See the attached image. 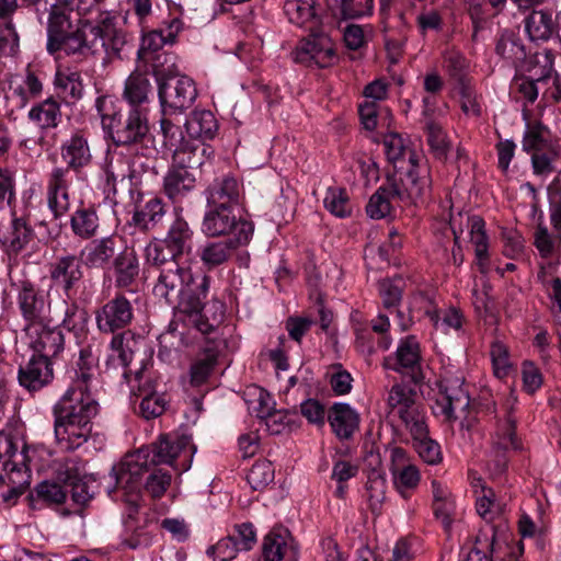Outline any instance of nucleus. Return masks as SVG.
Segmentation results:
<instances>
[{"mask_svg":"<svg viewBox=\"0 0 561 561\" xmlns=\"http://www.w3.org/2000/svg\"><path fill=\"white\" fill-rule=\"evenodd\" d=\"M323 203L324 207L336 217L344 218L352 213L348 194L345 188L329 187Z\"/></svg>","mask_w":561,"mask_h":561,"instance_id":"a18cd8bd","label":"nucleus"},{"mask_svg":"<svg viewBox=\"0 0 561 561\" xmlns=\"http://www.w3.org/2000/svg\"><path fill=\"white\" fill-rule=\"evenodd\" d=\"M28 118L42 129L56 128L61 121L60 104L50 96L34 105L28 112Z\"/></svg>","mask_w":561,"mask_h":561,"instance_id":"7c9ffc66","label":"nucleus"},{"mask_svg":"<svg viewBox=\"0 0 561 561\" xmlns=\"http://www.w3.org/2000/svg\"><path fill=\"white\" fill-rule=\"evenodd\" d=\"M410 169L404 178L397 180L388 178L391 184L392 197L400 202H415L425 196L431 190L428 169L419 165L416 153H410Z\"/></svg>","mask_w":561,"mask_h":561,"instance_id":"6e6552de","label":"nucleus"},{"mask_svg":"<svg viewBox=\"0 0 561 561\" xmlns=\"http://www.w3.org/2000/svg\"><path fill=\"white\" fill-rule=\"evenodd\" d=\"M520 448L519 440L516 436V421L512 413L508 412L505 420L497 424L492 444V460L489 463L490 470L494 474H502L508 463L506 453L511 449Z\"/></svg>","mask_w":561,"mask_h":561,"instance_id":"f8f14e48","label":"nucleus"},{"mask_svg":"<svg viewBox=\"0 0 561 561\" xmlns=\"http://www.w3.org/2000/svg\"><path fill=\"white\" fill-rule=\"evenodd\" d=\"M525 28L531 41H547L556 30L552 14L545 11H533L525 20Z\"/></svg>","mask_w":561,"mask_h":561,"instance_id":"ea45409f","label":"nucleus"},{"mask_svg":"<svg viewBox=\"0 0 561 561\" xmlns=\"http://www.w3.org/2000/svg\"><path fill=\"white\" fill-rule=\"evenodd\" d=\"M165 44H169L162 28L153 30L142 36L140 48L138 49V58L144 60L151 55L162 51Z\"/></svg>","mask_w":561,"mask_h":561,"instance_id":"13d9d810","label":"nucleus"},{"mask_svg":"<svg viewBox=\"0 0 561 561\" xmlns=\"http://www.w3.org/2000/svg\"><path fill=\"white\" fill-rule=\"evenodd\" d=\"M386 479L377 470H373L367 478L366 491L370 508L375 512L380 508L386 499Z\"/></svg>","mask_w":561,"mask_h":561,"instance_id":"864d4df0","label":"nucleus"},{"mask_svg":"<svg viewBox=\"0 0 561 561\" xmlns=\"http://www.w3.org/2000/svg\"><path fill=\"white\" fill-rule=\"evenodd\" d=\"M393 413L400 417L413 437L424 436V431L427 428V425L425 423L424 415L415 401L409 404V407L396 410Z\"/></svg>","mask_w":561,"mask_h":561,"instance_id":"c03bdc74","label":"nucleus"},{"mask_svg":"<svg viewBox=\"0 0 561 561\" xmlns=\"http://www.w3.org/2000/svg\"><path fill=\"white\" fill-rule=\"evenodd\" d=\"M165 215L164 205L159 198H151L136 209L131 222L142 231L153 229Z\"/></svg>","mask_w":561,"mask_h":561,"instance_id":"e433bc0d","label":"nucleus"},{"mask_svg":"<svg viewBox=\"0 0 561 561\" xmlns=\"http://www.w3.org/2000/svg\"><path fill=\"white\" fill-rule=\"evenodd\" d=\"M57 479L65 484L67 494H71L75 503L83 505L90 500L88 485L76 461L67 460L62 463L57 470Z\"/></svg>","mask_w":561,"mask_h":561,"instance_id":"b1692460","label":"nucleus"},{"mask_svg":"<svg viewBox=\"0 0 561 561\" xmlns=\"http://www.w3.org/2000/svg\"><path fill=\"white\" fill-rule=\"evenodd\" d=\"M152 84L145 73L134 71L125 81L123 98L130 108H145L152 95Z\"/></svg>","mask_w":561,"mask_h":561,"instance_id":"bb28decb","label":"nucleus"},{"mask_svg":"<svg viewBox=\"0 0 561 561\" xmlns=\"http://www.w3.org/2000/svg\"><path fill=\"white\" fill-rule=\"evenodd\" d=\"M115 16L110 11L99 10L96 23L92 25L89 22L87 28H89L91 38L94 41V53L96 51L98 45H106L105 37H108L114 28Z\"/></svg>","mask_w":561,"mask_h":561,"instance_id":"09e8293b","label":"nucleus"},{"mask_svg":"<svg viewBox=\"0 0 561 561\" xmlns=\"http://www.w3.org/2000/svg\"><path fill=\"white\" fill-rule=\"evenodd\" d=\"M68 170L55 168L47 182V204L55 218H59L69 210Z\"/></svg>","mask_w":561,"mask_h":561,"instance_id":"4be33fe9","label":"nucleus"},{"mask_svg":"<svg viewBox=\"0 0 561 561\" xmlns=\"http://www.w3.org/2000/svg\"><path fill=\"white\" fill-rule=\"evenodd\" d=\"M33 229L27 225L24 218H15L11 224V231L5 237V242L14 252L22 250L32 239Z\"/></svg>","mask_w":561,"mask_h":561,"instance_id":"603ef678","label":"nucleus"},{"mask_svg":"<svg viewBox=\"0 0 561 561\" xmlns=\"http://www.w3.org/2000/svg\"><path fill=\"white\" fill-rule=\"evenodd\" d=\"M205 300H206V298L203 300L201 309H198L196 311H185V310H182L176 305H171V306L173 308H178L183 313H187L191 317H194V320H193L194 327L203 334H209L210 332H213L215 330V328L221 321L222 313H224V305L220 304L219 301H214L213 307L216 309V311H219V313L217 314L215 312L211 318H208L206 316V312H204Z\"/></svg>","mask_w":561,"mask_h":561,"instance_id":"37998d69","label":"nucleus"},{"mask_svg":"<svg viewBox=\"0 0 561 561\" xmlns=\"http://www.w3.org/2000/svg\"><path fill=\"white\" fill-rule=\"evenodd\" d=\"M142 61L151 65L158 82L163 81L162 78L172 73L175 67L173 55L164 50L151 55Z\"/></svg>","mask_w":561,"mask_h":561,"instance_id":"e2e57ef3","label":"nucleus"},{"mask_svg":"<svg viewBox=\"0 0 561 561\" xmlns=\"http://www.w3.org/2000/svg\"><path fill=\"white\" fill-rule=\"evenodd\" d=\"M158 94L162 115L172 116L188 110L198 93L195 82L186 76H181L159 82Z\"/></svg>","mask_w":561,"mask_h":561,"instance_id":"423d86ee","label":"nucleus"},{"mask_svg":"<svg viewBox=\"0 0 561 561\" xmlns=\"http://www.w3.org/2000/svg\"><path fill=\"white\" fill-rule=\"evenodd\" d=\"M203 219V232L211 238L216 237H238L239 231L244 228L245 241H250L253 234L252 222L237 217L233 208L230 207H208Z\"/></svg>","mask_w":561,"mask_h":561,"instance_id":"1a4fd4ad","label":"nucleus"},{"mask_svg":"<svg viewBox=\"0 0 561 561\" xmlns=\"http://www.w3.org/2000/svg\"><path fill=\"white\" fill-rule=\"evenodd\" d=\"M219 348L215 343H208L196 360L192 364L190 375L193 386L203 385L210 376L217 364Z\"/></svg>","mask_w":561,"mask_h":561,"instance_id":"2f4dec72","label":"nucleus"},{"mask_svg":"<svg viewBox=\"0 0 561 561\" xmlns=\"http://www.w3.org/2000/svg\"><path fill=\"white\" fill-rule=\"evenodd\" d=\"M72 232L81 239H91L98 233L100 219L94 208L77 209L70 220Z\"/></svg>","mask_w":561,"mask_h":561,"instance_id":"58836bf2","label":"nucleus"},{"mask_svg":"<svg viewBox=\"0 0 561 561\" xmlns=\"http://www.w3.org/2000/svg\"><path fill=\"white\" fill-rule=\"evenodd\" d=\"M18 305L26 325L46 323L50 320L46 296L30 282H23L18 294Z\"/></svg>","mask_w":561,"mask_h":561,"instance_id":"2eb2a0df","label":"nucleus"},{"mask_svg":"<svg viewBox=\"0 0 561 561\" xmlns=\"http://www.w3.org/2000/svg\"><path fill=\"white\" fill-rule=\"evenodd\" d=\"M122 242L118 234L94 239L80 251V259L89 268H104L122 251Z\"/></svg>","mask_w":561,"mask_h":561,"instance_id":"f3484780","label":"nucleus"},{"mask_svg":"<svg viewBox=\"0 0 561 561\" xmlns=\"http://www.w3.org/2000/svg\"><path fill=\"white\" fill-rule=\"evenodd\" d=\"M391 473L399 492L405 497V491L414 489L420 482L417 468L408 462L407 453L402 448H394L391 451Z\"/></svg>","mask_w":561,"mask_h":561,"instance_id":"5701e85b","label":"nucleus"},{"mask_svg":"<svg viewBox=\"0 0 561 561\" xmlns=\"http://www.w3.org/2000/svg\"><path fill=\"white\" fill-rule=\"evenodd\" d=\"M547 144V128L541 123L528 126L523 138V149L527 152L540 151Z\"/></svg>","mask_w":561,"mask_h":561,"instance_id":"680f3d73","label":"nucleus"},{"mask_svg":"<svg viewBox=\"0 0 561 561\" xmlns=\"http://www.w3.org/2000/svg\"><path fill=\"white\" fill-rule=\"evenodd\" d=\"M195 450L187 436L160 435L150 446L125 455L113 466L111 476L115 481L114 490H122L125 502L135 510L140 499L141 477L150 470V466L172 465L182 453L192 455Z\"/></svg>","mask_w":561,"mask_h":561,"instance_id":"f03ea898","label":"nucleus"},{"mask_svg":"<svg viewBox=\"0 0 561 561\" xmlns=\"http://www.w3.org/2000/svg\"><path fill=\"white\" fill-rule=\"evenodd\" d=\"M332 15L340 20L357 19L373 12L374 0H327Z\"/></svg>","mask_w":561,"mask_h":561,"instance_id":"f704fd0d","label":"nucleus"},{"mask_svg":"<svg viewBox=\"0 0 561 561\" xmlns=\"http://www.w3.org/2000/svg\"><path fill=\"white\" fill-rule=\"evenodd\" d=\"M248 242L249 241H245V230L242 228L238 237L205 242L198 251V256L204 266L208 270H213L228 262L234 251Z\"/></svg>","mask_w":561,"mask_h":561,"instance_id":"a211bd4d","label":"nucleus"},{"mask_svg":"<svg viewBox=\"0 0 561 561\" xmlns=\"http://www.w3.org/2000/svg\"><path fill=\"white\" fill-rule=\"evenodd\" d=\"M77 398H60L53 408L56 442L60 448L69 451L78 449L89 440L93 431V419L99 413L95 399H87L84 402Z\"/></svg>","mask_w":561,"mask_h":561,"instance_id":"7ed1b4c3","label":"nucleus"},{"mask_svg":"<svg viewBox=\"0 0 561 561\" xmlns=\"http://www.w3.org/2000/svg\"><path fill=\"white\" fill-rule=\"evenodd\" d=\"M55 84L61 90L65 98H69L72 102L80 100L83 95L81 76L77 71L58 72Z\"/></svg>","mask_w":561,"mask_h":561,"instance_id":"8fccbe9b","label":"nucleus"},{"mask_svg":"<svg viewBox=\"0 0 561 561\" xmlns=\"http://www.w3.org/2000/svg\"><path fill=\"white\" fill-rule=\"evenodd\" d=\"M185 127L192 138L211 139L218 129V124L210 111L202 110L191 114L185 122Z\"/></svg>","mask_w":561,"mask_h":561,"instance_id":"c9c22d12","label":"nucleus"},{"mask_svg":"<svg viewBox=\"0 0 561 561\" xmlns=\"http://www.w3.org/2000/svg\"><path fill=\"white\" fill-rule=\"evenodd\" d=\"M383 145L388 160L393 163L403 160L407 154L410 158V153H415L405 146L403 138L396 133L388 134L383 139Z\"/></svg>","mask_w":561,"mask_h":561,"instance_id":"0e129e2a","label":"nucleus"},{"mask_svg":"<svg viewBox=\"0 0 561 561\" xmlns=\"http://www.w3.org/2000/svg\"><path fill=\"white\" fill-rule=\"evenodd\" d=\"M115 273V286L127 288L131 286L139 276V260L134 249L125 247L113 261Z\"/></svg>","mask_w":561,"mask_h":561,"instance_id":"a878e982","label":"nucleus"},{"mask_svg":"<svg viewBox=\"0 0 561 561\" xmlns=\"http://www.w3.org/2000/svg\"><path fill=\"white\" fill-rule=\"evenodd\" d=\"M195 184L193 172L182 168L171 167L164 176V192L169 198L175 201L190 192Z\"/></svg>","mask_w":561,"mask_h":561,"instance_id":"72a5a7b5","label":"nucleus"},{"mask_svg":"<svg viewBox=\"0 0 561 561\" xmlns=\"http://www.w3.org/2000/svg\"><path fill=\"white\" fill-rule=\"evenodd\" d=\"M309 31V37L300 41L291 53L293 59L307 66L316 65L321 68L330 66L335 56L331 38L318 26H311Z\"/></svg>","mask_w":561,"mask_h":561,"instance_id":"9d476101","label":"nucleus"},{"mask_svg":"<svg viewBox=\"0 0 561 561\" xmlns=\"http://www.w3.org/2000/svg\"><path fill=\"white\" fill-rule=\"evenodd\" d=\"M262 549L265 561H280L286 549V540L282 535L272 531L264 538Z\"/></svg>","mask_w":561,"mask_h":561,"instance_id":"69168bd1","label":"nucleus"},{"mask_svg":"<svg viewBox=\"0 0 561 561\" xmlns=\"http://www.w3.org/2000/svg\"><path fill=\"white\" fill-rule=\"evenodd\" d=\"M144 489L153 499H160L171 484L172 476L162 469H150ZM142 486V483H141Z\"/></svg>","mask_w":561,"mask_h":561,"instance_id":"4d7b16f0","label":"nucleus"},{"mask_svg":"<svg viewBox=\"0 0 561 561\" xmlns=\"http://www.w3.org/2000/svg\"><path fill=\"white\" fill-rule=\"evenodd\" d=\"M205 194L208 207L234 208L242 202L243 190L236 178L226 175L209 184Z\"/></svg>","mask_w":561,"mask_h":561,"instance_id":"6ab92c4d","label":"nucleus"},{"mask_svg":"<svg viewBox=\"0 0 561 561\" xmlns=\"http://www.w3.org/2000/svg\"><path fill=\"white\" fill-rule=\"evenodd\" d=\"M93 377V368L87 365L84 360V351H81L78 369L76 370V378L61 398L70 400V398L78 397V401L82 399L84 402L87 399H94L90 392V386Z\"/></svg>","mask_w":561,"mask_h":561,"instance_id":"c756f323","label":"nucleus"},{"mask_svg":"<svg viewBox=\"0 0 561 561\" xmlns=\"http://www.w3.org/2000/svg\"><path fill=\"white\" fill-rule=\"evenodd\" d=\"M19 48V34L11 20L0 30V57L12 56Z\"/></svg>","mask_w":561,"mask_h":561,"instance_id":"774afa93","label":"nucleus"},{"mask_svg":"<svg viewBox=\"0 0 561 561\" xmlns=\"http://www.w3.org/2000/svg\"><path fill=\"white\" fill-rule=\"evenodd\" d=\"M267 400H270L268 396L261 391L259 396L260 407L256 410V415L265 420L267 431L272 435L282 434L290 425V414L283 411H273L267 404Z\"/></svg>","mask_w":561,"mask_h":561,"instance_id":"4c0bfd02","label":"nucleus"},{"mask_svg":"<svg viewBox=\"0 0 561 561\" xmlns=\"http://www.w3.org/2000/svg\"><path fill=\"white\" fill-rule=\"evenodd\" d=\"M34 355L53 360L64 350V334L54 325L53 319L46 323L25 325Z\"/></svg>","mask_w":561,"mask_h":561,"instance_id":"4468645a","label":"nucleus"},{"mask_svg":"<svg viewBox=\"0 0 561 561\" xmlns=\"http://www.w3.org/2000/svg\"><path fill=\"white\" fill-rule=\"evenodd\" d=\"M82 260L75 254L55 257L48 264V277L53 287L60 289L71 299L83 278Z\"/></svg>","mask_w":561,"mask_h":561,"instance_id":"9b49d317","label":"nucleus"},{"mask_svg":"<svg viewBox=\"0 0 561 561\" xmlns=\"http://www.w3.org/2000/svg\"><path fill=\"white\" fill-rule=\"evenodd\" d=\"M102 122L107 126L113 141L118 146L142 144L149 134L146 108H129L113 114L102 113V102L98 100Z\"/></svg>","mask_w":561,"mask_h":561,"instance_id":"39448f33","label":"nucleus"},{"mask_svg":"<svg viewBox=\"0 0 561 561\" xmlns=\"http://www.w3.org/2000/svg\"><path fill=\"white\" fill-rule=\"evenodd\" d=\"M391 184L387 180V183L380 186L369 198L366 206L367 215L373 219H381L390 214L391 210Z\"/></svg>","mask_w":561,"mask_h":561,"instance_id":"a19ab883","label":"nucleus"},{"mask_svg":"<svg viewBox=\"0 0 561 561\" xmlns=\"http://www.w3.org/2000/svg\"><path fill=\"white\" fill-rule=\"evenodd\" d=\"M204 148H190L187 146H179L173 152L172 165L182 168L187 171H193L202 167Z\"/></svg>","mask_w":561,"mask_h":561,"instance_id":"de8ad7c7","label":"nucleus"},{"mask_svg":"<svg viewBox=\"0 0 561 561\" xmlns=\"http://www.w3.org/2000/svg\"><path fill=\"white\" fill-rule=\"evenodd\" d=\"M427 141L435 158L445 161L449 151V142L440 126L434 123L427 125Z\"/></svg>","mask_w":561,"mask_h":561,"instance_id":"052dcab7","label":"nucleus"},{"mask_svg":"<svg viewBox=\"0 0 561 561\" xmlns=\"http://www.w3.org/2000/svg\"><path fill=\"white\" fill-rule=\"evenodd\" d=\"M54 378L53 363L48 358L33 355L19 369V382L30 392L38 391L49 385Z\"/></svg>","mask_w":561,"mask_h":561,"instance_id":"aec40b11","label":"nucleus"},{"mask_svg":"<svg viewBox=\"0 0 561 561\" xmlns=\"http://www.w3.org/2000/svg\"><path fill=\"white\" fill-rule=\"evenodd\" d=\"M415 396L416 393L411 387L397 383L392 386L389 392L388 404L392 412H394L400 408L409 407V404L413 403Z\"/></svg>","mask_w":561,"mask_h":561,"instance_id":"338daca9","label":"nucleus"},{"mask_svg":"<svg viewBox=\"0 0 561 561\" xmlns=\"http://www.w3.org/2000/svg\"><path fill=\"white\" fill-rule=\"evenodd\" d=\"M284 12L289 22L298 26L310 30L311 26L320 25V19L313 0H286Z\"/></svg>","mask_w":561,"mask_h":561,"instance_id":"cd10ccee","label":"nucleus"},{"mask_svg":"<svg viewBox=\"0 0 561 561\" xmlns=\"http://www.w3.org/2000/svg\"><path fill=\"white\" fill-rule=\"evenodd\" d=\"M247 480L253 490H261L274 480V468L268 460L256 461L250 469Z\"/></svg>","mask_w":561,"mask_h":561,"instance_id":"6e6d98bb","label":"nucleus"},{"mask_svg":"<svg viewBox=\"0 0 561 561\" xmlns=\"http://www.w3.org/2000/svg\"><path fill=\"white\" fill-rule=\"evenodd\" d=\"M60 154L67 164V170L81 172L92 161V152L85 135L78 130L73 133L60 147Z\"/></svg>","mask_w":561,"mask_h":561,"instance_id":"412c9836","label":"nucleus"},{"mask_svg":"<svg viewBox=\"0 0 561 561\" xmlns=\"http://www.w3.org/2000/svg\"><path fill=\"white\" fill-rule=\"evenodd\" d=\"M463 379L459 377H444L439 381V392L433 405L435 415L445 421L454 422L466 413L470 404L468 392L462 388Z\"/></svg>","mask_w":561,"mask_h":561,"instance_id":"0eeeda50","label":"nucleus"},{"mask_svg":"<svg viewBox=\"0 0 561 561\" xmlns=\"http://www.w3.org/2000/svg\"><path fill=\"white\" fill-rule=\"evenodd\" d=\"M329 423L340 439H348L358 430L359 415L347 403H335L329 411Z\"/></svg>","mask_w":561,"mask_h":561,"instance_id":"393cba45","label":"nucleus"},{"mask_svg":"<svg viewBox=\"0 0 561 561\" xmlns=\"http://www.w3.org/2000/svg\"><path fill=\"white\" fill-rule=\"evenodd\" d=\"M128 164L121 153H110L105 158L103 171L106 176V184L114 187L118 180L123 181L128 176Z\"/></svg>","mask_w":561,"mask_h":561,"instance_id":"3c124183","label":"nucleus"},{"mask_svg":"<svg viewBox=\"0 0 561 561\" xmlns=\"http://www.w3.org/2000/svg\"><path fill=\"white\" fill-rule=\"evenodd\" d=\"M134 318L130 301L123 295L110 299L95 311V322L100 332L115 333L128 327Z\"/></svg>","mask_w":561,"mask_h":561,"instance_id":"ddd939ff","label":"nucleus"},{"mask_svg":"<svg viewBox=\"0 0 561 561\" xmlns=\"http://www.w3.org/2000/svg\"><path fill=\"white\" fill-rule=\"evenodd\" d=\"M67 496L65 484L57 479V482L43 481L30 493V499L43 501L47 504H62Z\"/></svg>","mask_w":561,"mask_h":561,"instance_id":"79ce46f5","label":"nucleus"},{"mask_svg":"<svg viewBox=\"0 0 561 561\" xmlns=\"http://www.w3.org/2000/svg\"><path fill=\"white\" fill-rule=\"evenodd\" d=\"M192 239L188 222L176 216L165 238L149 242L145 249L146 262L156 275L153 296L185 311L201 309L210 284L209 276L194 274L191 267L182 266L178 261L191 251Z\"/></svg>","mask_w":561,"mask_h":561,"instance_id":"f257e3e1","label":"nucleus"},{"mask_svg":"<svg viewBox=\"0 0 561 561\" xmlns=\"http://www.w3.org/2000/svg\"><path fill=\"white\" fill-rule=\"evenodd\" d=\"M58 4H50L47 18V44L49 54L64 51L67 55L94 53V41H89L85 32L89 20L73 22L71 12Z\"/></svg>","mask_w":561,"mask_h":561,"instance_id":"20e7f679","label":"nucleus"},{"mask_svg":"<svg viewBox=\"0 0 561 561\" xmlns=\"http://www.w3.org/2000/svg\"><path fill=\"white\" fill-rule=\"evenodd\" d=\"M16 455V446L10 434L0 432V462H2L3 470L10 473L19 471L16 469L18 462L13 460ZM5 484V479L0 473V488Z\"/></svg>","mask_w":561,"mask_h":561,"instance_id":"5fc2aeb1","label":"nucleus"},{"mask_svg":"<svg viewBox=\"0 0 561 561\" xmlns=\"http://www.w3.org/2000/svg\"><path fill=\"white\" fill-rule=\"evenodd\" d=\"M468 226L470 228V241L474 245L477 264L481 273H486L489 262V244L485 233L484 220L480 216L468 217Z\"/></svg>","mask_w":561,"mask_h":561,"instance_id":"c85d7f7f","label":"nucleus"},{"mask_svg":"<svg viewBox=\"0 0 561 561\" xmlns=\"http://www.w3.org/2000/svg\"><path fill=\"white\" fill-rule=\"evenodd\" d=\"M139 396L142 397L139 409L140 414L146 420L156 419L163 414L167 409L168 400L164 393L154 390L151 380H147L138 388Z\"/></svg>","mask_w":561,"mask_h":561,"instance_id":"473e14b6","label":"nucleus"},{"mask_svg":"<svg viewBox=\"0 0 561 561\" xmlns=\"http://www.w3.org/2000/svg\"><path fill=\"white\" fill-rule=\"evenodd\" d=\"M135 344V335L130 331H123L112 337L110 346L122 367H127L131 362Z\"/></svg>","mask_w":561,"mask_h":561,"instance_id":"49530a36","label":"nucleus"},{"mask_svg":"<svg viewBox=\"0 0 561 561\" xmlns=\"http://www.w3.org/2000/svg\"><path fill=\"white\" fill-rule=\"evenodd\" d=\"M414 448L419 456L428 465H436L442 460L440 446L430 437H427V428L424 436L413 437Z\"/></svg>","mask_w":561,"mask_h":561,"instance_id":"bf43d9fd","label":"nucleus"},{"mask_svg":"<svg viewBox=\"0 0 561 561\" xmlns=\"http://www.w3.org/2000/svg\"><path fill=\"white\" fill-rule=\"evenodd\" d=\"M420 360V345L414 336H408L400 342L394 357L386 358L385 366L409 375L412 381L417 383L423 378Z\"/></svg>","mask_w":561,"mask_h":561,"instance_id":"dca6fc26","label":"nucleus"}]
</instances>
